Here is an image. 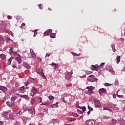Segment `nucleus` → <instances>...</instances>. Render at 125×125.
Segmentation results:
<instances>
[{
	"label": "nucleus",
	"instance_id": "12",
	"mask_svg": "<svg viewBox=\"0 0 125 125\" xmlns=\"http://www.w3.org/2000/svg\"><path fill=\"white\" fill-rule=\"evenodd\" d=\"M85 124L86 125H93V124H94V121L87 120L85 121Z\"/></svg>",
	"mask_w": 125,
	"mask_h": 125
},
{
	"label": "nucleus",
	"instance_id": "6",
	"mask_svg": "<svg viewBox=\"0 0 125 125\" xmlns=\"http://www.w3.org/2000/svg\"><path fill=\"white\" fill-rule=\"evenodd\" d=\"M31 92L32 93V94H31V96H34L35 94H37L38 89H37V88L35 87H32Z\"/></svg>",
	"mask_w": 125,
	"mask_h": 125
},
{
	"label": "nucleus",
	"instance_id": "7",
	"mask_svg": "<svg viewBox=\"0 0 125 125\" xmlns=\"http://www.w3.org/2000/svg\"><path fill=\"white\" fill-rule=\"evenodd\" d=\"M6 104L8 107H12L15 106V103H14V102L8 101L6 102Z\"/></svg>",
	"mask_w": 125,
	"mask_h": 125
},
{
	"label": "nucleus",
	"instance_id": "5",
	"mask_svg": "<svg viewBox=\"0 0 125 125\" xmlns=\"http://www.w3.org/2000/svg\"><path fill=\"white\" fill-rule=\"evenodd\" d=\"M94 103L95 104V107H97V108H100L101 107V104L99 101L97 100H94Z\"/></svg>",
	"mask_w": 125,
	"mask_h": 125
},
{
	"label": "nucleus",
	"instance_id": "46",
	"mask_svg": "<svg viewBox=\"0 0 125 125\" xmlns=\"http://www.w3.org/2000/svg\"><path fill=\"white\" fill-rule=\"evenodd\" d=\"M104 85H105V86H110V85H112V84L109 83H105L104 84Z\"/></svg>",
	"mask_w": 125,
	"mask_h": 125
},
{
	"label": "nucleus",
	"instance_id": "1",
	"mask_svg": "<svg viewBox=\"0 0 125 125\" xmlns=\"http://www.w3.org/2000/svg\"><path fill=\"white\" fill-rule=\"evenodd\" d=\"M27 89H29V87L24 85L19 87L18 90L20 93H25L27 91Z\"/></svg>",
	"mask_w": 125,
	"mask_h": 125
},
{
	"label": "nucleus",
	"instance_id": "61",
	"mask_svg": "<svg viewBox=\"0 0 125 125\" xmlns=\"http://www.w3.org/2000/svg\"><path fill=\"white\" fill-rule=\"evenodd\" d=\"M109 117H108V116H104V120H108V119H109Z\"/></svg>",
	"mask_w": 125,
	"mask_h": 125
},
{
	"label": "nucleus",
	"instance_id": "21",
	"mask_svg": "<svg viewBox=\"0 0 125 125\" xmlns=\"http://www.w3.org/2000/svg\"><path fill=\"white\" fill-rule=\"evenodd\" d=\"M17 98H18V97L16 96H13L11 98V101H12V102H14V101H15V100H16V99H17Z\"/></svg>",
	"mask_w": 125,
	"mask_h": 125
},
{
	"label": "nucleus",
	"instance_id": "27",
	"mask_svg": "<svg viewBox=\"0 0 125 125\" xmlns=\"http://www.w3.org/2000/svg\"><path fill=\"white\" fill-rule=\"evenodd\" d=\"M111 47H112V49L113 52H116V48H115V44H112Z\"/></svg>",
	"mask_w": 125,
	"mask_h": 125
},
{
	"label": "nucleus",
	"instance_id": "19",
	"mask_svg": "<svg viewBox=\"0 0 125 125\" xmlns=\"http://www.w3.org/2000/svg\"><path fill=\"white\" fill-rule=\"evenodd\" d=\"M36 72L39 74V75H40L41 73L42 72V69L41 67H38L36 68Z\"/></svg>",
	"mask_w": 125,
	"mask_h": 125
},
{
	"label": "nucleus",
	"instance_id": "57",
	"mask_svg": "<svg viewBox=\"0 0 125 125\" xmlns=\"http://www.w3.org/2000/svg\"><path fill=\"white\" fill-rule=\"evenodd\" d=\"M77 113H78L79 114H83V112L79 109H77Z\"/></svg>",
	"mask_w": 125,
	"mask_h": 125
},
{
	"label": "nucleus",
	"instance_id": "26",
	"mask_svg": "<svg viewBox=\"0 0 125 125\" xmlns=\"http://www.w3.org/2000/svg\"><path fill=\"white\" fill-rule=\"evenodd\" d=\"M0 29L1 30H3L5 29V25L4 24H0Z\"/></svg>",
	"mask_w": 125,
	"mask_h": 125
},
{
	"label": "nucleus",
	"instance_id": "14",
	"mask_svg": "<svg viewBox=\"0 0 125 125\" xmlns=\"http://www.w3.org/2000/svg\"><path fill=\"white\" fill-rule=\"evenodd\" d=\"M0 90H1L2 92H5L7 90V88L5 86H0Z\"/></svg>",
	"mask_w": 125,
	"mask_h": 125
},
{
	"label": "nucleus",
	"instance_id": "54",
	"mask_svg": "<svg viewBox=\"0 0 125 125\" xmlns=\"http://www.w3.org/2000/svg\"><path fill=\"white\" fill-rule=\"evenodd\" d=\"M85 74H86L87 75H89L91 74V72L87 70L85 71Z\"/></svg>",
	"mask_w": 125,
	"mask_h": 125
},
{
	"label": "nucleus",
	"instance_id": "41",
	"mask_svg": "<svg viewBox=\"0 0 125 125\" xmlns=\"http://www.w3.org/2000/svg\"><path fill=\"white\" fill-rule=\"evenodd\" d=\"M15 112L17 115H20L21 111L20 110V109H18L17 110L15 111Z\"/></svg>",
	"mask_w": 125,
	"mask_h": 125
},
{
	"label": "nucleus",
	"instance_id": "64",
	"mask_svg": "<svg viewBox=\"0 0 125 125\" xmlns=\"http://www.w3.org/2000/svg\"><path fill=\"white\" fill-rule=\"evenodd\" d=\"M121 125H125V121H123V122H122Z\"/></svg>",
	"mask_w": 125,
	"mask_h": 125
},
{
	"label": "nucleus",
	"instance_id": "10",
	"mask_svg": "<svg viewBox=\"0 0 125 125\" xmlns=\"http://www.w3.org/2000/svg\"><path fill=\"white\" fill-rule=\"evenodd\" d=\"M30 53L32 55L33 59H36V58H37V57L36 56V54H35V52L32 49H30Z\"/></svg>",
	"mask_w": 125,
	"mask_h": 125
},
{
	"label": "nucleus",
	"instance_id": "24",
	"mask_svg": "<svg viewBox=\"0 0 125 125\" xmlns=\"http://www.w3.org/2000/svg\"><path fill=\"white\" fill-rule=\"evenodd\" d=\"M4 43V40L2 38H0V46Z\"/></svg>",
	"mask_w": 125,
	"mask_h": 125
},
{
	"label": "nucleus",
	"instance_id": "49",
	"mask_svg": "<svg viewBox=\"0 0 125 125\" xmlns=\"http://www.w3.org/2000/svg\"><path fill=\"white\" fill-rule=\"evenodd\" d=\"M9 117H10L9 119H12V120H14L15 119L14 118V116H13L11 114H10Z\"/></svg>",
	"mask_w": 125,
	"mask_h": 125
},
{
	"label": "nucleus",
	"instance_id": "20",
	"mask_svg": "<svg viewBox=\"0 0 125 125\" xmlns=\"http://www.w3.org/2000/svg\"><path fill=\"white\" fill-rule=\"evenodd\" d=\"M58 102H56V104H53L50 105L51 108H57L58 106Z\"/></svg>",
	"mask_w": 125,
	"mask_h": 125
},
{
	"label": "nucleus",
	"instance_id": "3",
	"mask_svg": "<svg viewBox=\"0 0 125 125\" xmlns=\"http://www.w3.org/2000/svg\"><path fill=\"white\" fill-rule=\"evenodd\" d=\"M28 112L29 114H31V115H34L36 114V111L35 110V107L31 106L28 109Z\"/></svg>",
	"mask_w": 125,
	"mask_h": 125
},
{
	"label": "nucleus",
	"instance_id": "33",
	"mask_svg": "<svg viewBox=\"0 0 125 125\" xmlns=\"http://www.w3.org/2000/svg\"><path fill=\"white\" fill-rule=\"evenodd\" d=\"M120 83L119 82L118 80H115V81L114 82V85H119V84Z\"/></svg>",
	"mask_w": 125,
	"mask_h": 125
},
{
	"label": "nucleus",
	"instance_id": "53",
	"mask_svg": "<svg viewBox=\"0 0 125 125\" xmlns=\"http://www.w3.org/2000/svg\"><path fill=\"white\" fill-rule=\"evenodd\" d=\"M12 66L13 67V68H17V65H16L15 63H12Z\"/></svg>",
	"mask_w": 125,
	"mask_h": 125
},
{
	"label": "nucleus",
	"instance_id": "42",
	"mask_svg": "<svg viewBox=\"0 0 125 125\" xmlns=\"http://www.w3.org/2000/svg\"><path fill=\"white\" fill-rule=\"evenodd\" d=\"M45 105H49V104H51V102H49V101H47L46 102H44Z\"/></svg>",
	"mask_w": 125,
	"mask_h": 125
},
{
	"label": "nucleus",
	"instance_id": "38",
	"mask_svg": "<svg viewBox=\"0 0 125 125\" xmlns=\"http://www.w3.org/2000/svg\"><path fill=\"white\" fill-rule=\"evenodd\" d=\"M71 115L72 116H73L74 117H79V115H78L77 113H74V112H71Z\"/></svg>",
	"mask_w": 125,
	"mask_h": 125
},
{
	"label": "nucleus",
	"instance_id": "13",
	"mask_svg": "<svg viewBox=\"0 0 125 125\" xmlns=\"http://www.w3.org/2000/svg\"><path fill=\"white\" fill-rule=\"evenodd\" d=\"M50 65L55 69H57V68H58V64H57L56 63H54V62H52V63H50Z\"/></svg>",
	"mask_w": 125,
	"mask_h": 125
},
{
	"label": "nucleus",
	"instance_id": "48",
	"mask_svg": "<svg viewBox=\"0 0 125 125\" xmlns=\"http://www.w3.org/2000/svg\"><path fill=\"white\" fill-rule=\"evenodd\" d=\"M81 109L83 110V112H85V111H86V107H85V106H83Z\"/></svg>",
	"mask_w": 125,
	"mask_h": 125
},
{
	"label": "nucleus",
	"instance_id": "36",
	"mask_svg": "<svg viewBox=\"0 0 125 125\" xmlns=\"http://www.w3.org/2000/svg\"><path fill=\"white\" fill-rule=\"evenodd\" d=\"M38 101L39 103H42V97H38Z\"/></svg>",
	"mask_w": 125,
	"mask_h": 125
},
{
	"label": "nucleus",
	"instance_id": "55",
	"mask_svg": "<svg viewBox=\"0 0 125 125\" xmlns=\"http://www.w3.org/2000/svg\"><path fill=\"white\" fill-rule=\"evenodd\" d=\"M89 78H90V79H94V78H94V75H89Z\"/></svg>",
	"mask_w": 125,
	"mask_h": 125
},
{
	"label": "nucleus",
	"instance_id": "28",
	"mask_svg": "<svg viewBox=\"0 0 125 125\" xmlns=\"http://www.w3.org/2000/svg\"><path fill=\"white\" fill-rule=\"evenodd\" d=\"M88 95H91L92 93H93V91L90 90H88V91L86 93Z\"/></svg>",
	"mask_w": 125,
	"mask_h": 125
},
{
	"label": "nucleus",
	"instance_id": "34",
	"mask_svg": "<svg viewBox=\"0 0 125 125\" xmlns=\"http://www.w3.org/2000/svg\"><path fill=\"white\" fill-rule=\"evenodd\" d=\"M22 98H24L25 99H28L29 97H28V95H21Z\"/></svg>",
	"mask_w": 125,
	"mask_h": 125
},
{
	"label": "nucleus",
	"instance_id": "39",
	"mask_svg": "<svg viewBox=\"0 0 125 125\" xmlns=\"http://www.w3.org/2000/svg\"><path fill=\"white\" fill-rule=\"evenodd\" d=\"M53 99H54V97L53 96L50 95L49 96V100H50V101L53 100Z\"/></svg>",
	"mask_w": 125,
	"mask_h": 125
},
{
	"label": "nucleus",
	"instance_id": "35",
	"mask_svg": "<svg viewBox=\"0 0 125 125\" xmlns=\"http://www.w3.org/2000/svg\"><path fill=\"white\" fill-rule=\"evenodd\" d=\"M13 54H14V56H17V57H21V56L18 53L14 52Z\"/></svg>",
	"mask_w": 125,
	"mask_h": 125
},
{
	"label": "nucleus",
	"instance_id": "63",
	"mask_svg": "<svg viewBox=\"0 0 125 125\" xmlns=\"http://www.w3.org/2000/svg\"><path fill=\"white\" fill-rule=\"evenodd\" d=\"M103 109L104 110L111 111V109H107L106 107H104Z\"/></svg>",
	"mask_w": 125,
	"mask_h": 125
},
{
	"label": "nucleus",
	"instance_id": "9",
	"mask_svg": "<svg viewBox=\"0 0 125 125\" xmlns=\"http://www.w3.org/2000/svg\"><path fill=\"white\" fill-rule=\"evenodd\" d=\"M71 78H72V75L69 72L67 71L65 73V79L70 80Z\"/></svg>",
	"mask_w": 125,
	"mask_h": 125
},
{
	"label": "nucleus",
	"instance_id": "15",
	"mask_svg": "<svg viewBox=\"0 0 125 125\" xmlns=\"http://www.w3.org/2000/svg\"><path fill=\"white\" fill-rule=\"evenodd\" d=\"M21 57H16V60L17 61L18 63L19 64H21L22 63V60H21Z\"/></svg>",
	"mask_w": 125,
	"mask_h": 125
},
{
	"label": "nucleus",
	"instance_id": "47",
	"mask_svg": "<svg viewBox=\"0 0 125 125\" xmlns=\"http://www.w3.org/2000/svg\"><path fill=\"white\" fill-rule=\"evenodd\" d=\"M105 64V62H102L100 64L99 67L100 68H103V66Z\"/></svg>",
	"mask_w": 125,
	"mask_h": 125
},
{
	"label": "nucleus",
	"instance_id": "25",
	"mask_svg": "<svg viewBox=\"0 0 125 125\" xmlns=\"http://www.w3.org/2000/svg\"><path fill=\"white\" fill-rule=\"evenodd\" d=\"M5 55H4V54H2L0 55V58H1V59H2V60H4V59H5Z\"/></svg>",
	"mask_w": 125,
	"mask_h": 125
},
{
	"label": "nucleus",
	"instance_id": "40",
	"mask_svg": "<svg viewBox=\"0 0 125 125\" xmlns=\"http://www.w3.org/2000/svg\"><path fill=\"white\" fill-rule=\"evenodd\" d=\"M31 79L33 80V83H38V81H39L37 78H31Z\"/></svg>",
	"mask_w": 125,
	"mask_h": 125
},
{
	"label": "nucleus",
	"instance_id": "44",
	"mask_svg": "<svg viewBox=\"0 0 125 125\" xmlns=\"http://www.w3.org/2000/svg\"><path fill=\"white\" fill-rule=\"evenodd\" d=\"M13 125H19V122H17V121L15 120L14 122H13Z\"/></svg>",
	"mask_w": 125,
	"mask_h": 125
},
{
	"label": "nucleus",
	"instance_id": "8",
	"mask_svg": "<svg viewBox=\"0 0 125 125\" xmlns=\"http://www.w3.org/2000/svg\"><path fill=\"white\" fill-rule=\"evenodd\" d=\"M51 33H52V30L48 29L47 31L44 32L43 34L45 35V36H49Z\"/></svg>",
	"mask_w": 125,
	"mask_h": 125
},
{
	"label": "nucleus",
	"instance_id": "2",
	"mask_svg": "<svg viewBox=\"0 0 125 125\" xmlns=\"http://www.w3.org/2000/svg\"><path fill=\"white\" fill-rule=\"evenodd\" d=\"M90 68L91 70H92V71H97V72H98V73L100 72V70H99L100 67L99 65H98V64H96L95 65H92Z\"/></svg>",
	"mask_w": 125,
	"mask_h": 125
},
{
	"label": "nucleus",
	"instance_id": "4",
	"mask_svg": "<svg viewBox=\"0 0 125 125\" xmlns=\"http://www.w3.org/2000/svg\"><path fill=\"white\" fill-rule=\"evenodd\" d=\"M17 90H18V89L17 87H12L9 90V93L11 95L14 94V93L17 92Z\"/></svg>",
	"mask_w": 125,
	"mask_h": 125
},
{
	"label": "nucleus",
	"instance_id": "16",
	"mask_svg": "<svg viewBox=\"0 0 125 125\" xmlns=\"http://www.w3.org/2000/svg\"><path fill=\"white\" fill-rule=\"evenodd\" d=\"M3 116L5 119L8 120V119H9L10 118L9 116H10V114H9V113H8V112H5Z\"/></svg>",
	"mask_w": 125,
	"mask_h": 125
},
{
	"label": "nucleus",
	"instance_id": "23",
	"mask_svg": "<svg viewBox=\"0 0 125 125\" xmlns=\"http://www.w3.org/2000/svg\"><path fill=\"white\" fill-rule=\"evenodd\" d=\"M23 66L25 68H26V69H30V67L29 64L27 62L24 63H23Z\"/></svg>",
	"mask_w": 125,
	"mask_h": 125
},
{
	"label": "nucleus",
	"instance_id": "17",
	"mask_svg": "<svg viewBox=\"0 0 125 125\" xmlns=\"http://www.w3.org/2000/svg\"><path fill=\"white\" fill-rule=\"evenodd\" d=\"M105 70L110 72H113V67H112V66H107L105 68Z\"/></svg>",
	"mask_w": 125,
	"mask_h": 125
},
{
	"label": "nucleus",
	"instance_id": "37",
	"mask_svg": "<svg viewBox=\"0 0 125 125\" xmlns=\"http://www.w3.org/2000/svg\"><path fill=\"white\" fill-rule=\"evenodd\" d=\"M22 109L23 110V111H28V107H27L26 105H23L22 106Z\"/></svg>",
	"mask_w": 125,
	"mask_h": 125
},
{
	"label": "nucleus",
	"instance_id": "18",
	"mask_svg": "<svg viewBox=\"0 0 125 125\" xmlns=\"http://www.w3.org/2000/svg\"><path fill=\"white\" fill-rule=\"evenodd\" d=\"M30 103L32 105H37V102L35 99H32L30 100Z\"/></svg>",
	"mask_w": 125,
	"mask_h": 125
},
{
	"label": "nucleus",
	"instance_id": "22",
	"mask_svg": "<svg viewBox=\"0 0 125 125\" xmlns=\"http://www.w3.org/2000/svg\"><path fill=\"white\" fill-rule=\"evenodd\" d=\"M88 82H91V83H93V82H96L97 81V78H90L88 79Z\"/></svg>",
	"mask_w": 125,
	"mask_h": 125
},
{
	"label": "nucleus",
	"instance_id": "62",
	"mask_svg": "<svg viewBox=\"0 0 125 125\" xmlns=\"http://www.w3.org/2000/svg\"><path fill=\"white\" fill-rule=\"evenodd\" d=\"M40 74H41V77H44V78H45V76H44V73L42 72Z\"/></svg>",
	"mask_w": 125,
	"mask_h": 125
},
{
	"label": "nucleus",
	"instance_id": "29",
	"mask_svg": "<svg viewBox=\"0 0 125 125\" xmlns=\"http://www.w3.org/2000/svg\"><path fill=\"white\" fill-rule=\"evenodd\" d=\"M56 36V34H55V33H51L50 35V37L52 38V39H54L55 38V37Z\"/></svg>",
	"mask_w": 125,
	"mask_h": 125
},
{
	"label": "nucleus",
	"instance_id": "31",
	"mask_svg": "<svg viewBox=\"0 0 125 125\" xmlns=\"http://www.w3.org/2000/svg\"><path fill=\"white\" fill-rule=\"evenodd\" d=\"M112 125H117V120H116L112 119Z\"/></svg>",
	"mask_w": 125,
	"mask_h": 125
},
{
	"label": "nucleus",
	"instance_id": "60",
	"mask_svg": "<svg viewBox=\"0 0 125 125\" xmlns=\"http://www.w3.org/2000/svg\"><path fill=\"white\" fill-rule=\"evenodd\" d=\"M9 34H10V35H11V36H12V37H13V33H12V32L9 31Z\"/></svg>",
	"mask_w": 125,
	"mask_h": 125
},
{
	"label": "nucleus",
	"instance_id": "58",
	"mask_svg": "<svg viewBox=\"0 0 125 125\" xmlns=\"http://www.w3.org/2000/svg\"><path fill=\"white\" fill-rule=\"evenodd\" d=\"M9 51L10 53H13V48H11L10 49Z\"/></svg>",
	"mask_w": 125,
	"mask_h": 125
},
{
	"label": "nucleus",
	"instance_id": "11",
	"mask_svg": "<svg viewBox=\"0 0 125 125\" xmlns=\"http://www.w3.org/2000/svg\"><path fill=\"white\" fill-rule=\"evenodd\" d=\"M99 94L100 95H102V94H103V93H104V92L106 91V89L104 88H102L99 90Z\"/></svg>",
	"mask_w": 125,
	"mask_h": 125
},
{
	"label": "nucleus",
	"instance_id": "32",
	"mask_svg": "<svg viewBox=\"0 0 125 125\" xmlns=\"http://www.w3.org/2000/svg\"><path fill=\"white\" fill-rule=\"evenodd\" d=\"M87 89H88V90H93V87L92 86H87L86 87Z\"/></svg>",
	"mask_w": 125,
	"mask_h": 125
},
{
	"label": "nucleus",
	"instance_id": "51",
	"mask_svg": "<svg viewBox=\"0 0 125 125\" xmlns=\"http://www.w3.org/2000/svg\"><path fill=\"white\" fill-rule=\"evenodd\" d=\"M89 111H93V108H91L89 105L88 106Z\"/></svg>",
	"mask_w": 125,
	"mask_h": 125
},
{
	"label": "nucleus",
	"instance_id": "43",
	"mask_svg": "<svg viewBox=\"0 0 125 125\" xmlns=\"http://www.w3.org/2000/svg\"><path fill=\"white\" fill-rule=\"evenodd\" d=\"M38 6L40 9H42V8L43 7V5H42V4H39L38 5Z\"/></svg>",
	"mask_w": 125,
	"mask_h": 125
},
{
	"label": "nucleus",
	"instance_id": "50",
	"mask_svg": "<svg viewBox=\"0 0 125 125\" xmlns=\"http://www.w3.org/2000/svg\"><path fill=\"white\" fill-rule=\"evenodd\" d=\"M14 43L15 45V47H16V48H18V44L17 43V42H14Z\"/></svg>",
	"mask_w": 125,
	"mask_h": 125
},
{
	"label": "nucleus",
	"instance_id": "30",
	"mask_svg": "<svg viewBox=\"0 0 125 125\" xmlns=\"http://www.w3.org/2000/svg\"><path fill=\"white\" fill-rule=\"evenodd\" d=\"M116 59H117V64H119V62L121 61V57H120L119 56H117Z\"/></svg>",
	"mask_w": 125,
	"mask_h": 125
},
{
	"label": "nucleus",
	"instance_id": "56",
	"mask_svg": "<svg viewBox=\"0 0 125 125\" xmlns=\"http://www.w3.org/2000/svg\"><path fill=\"white\" fill-rule=\"evenodd\" d=\"M62 100L63 101V102H64V103H67V101H65V99L64 98V97L62 98Z\"/></svg>",
	"mask_w": 125,
	"mask_h": 125
},
{
	"label": "nucleus",
	"instance_id": "45",
	"mask_svg": "<svg viewBox=\"0 0 125 125\" xmlns=\"http://www.w3.org/2000/svg\"><path fill=\"white\" fill-rule=\"evenodd\" d=\"M11 114L12 115V116H13V117H16L18 116V115L15 112H14V113H13L12 114Z\"/></svg>",
	"mask_w": 125,
	"mask_h": 125
},
{
	"label": "nucleus",
	"instance_id": "59",
	"mask_svg": "<svg viewBox=\"0 0 125 125\" xmlns=\"http://www.w3.org/2000/svg\"><path fill=\"white\" fill-rule=\"evenodd\" d=\"M16 95H17L18 96H19V97H22V95H21L20 94L17 93H16Z\"/></svg>",
	"mask_w": 125,
	"mask_h": 125
},
{
	"label": "nucleus",
	"instance_id": "52",
	"mask_svg": "<svg viewBox=\"0 0 125 125\" xmlns=\"http://www.w3.org/2000/svg\"><path fill=\"white\" fill-rule=\"evenodd\" d=\"M12 59H13V58L12 57H11L9 59V64L10 65V63H11V61H12Z\"/></svg>",
	"mask_w": 125,
	"mask_h": 125
}]
</instances>
